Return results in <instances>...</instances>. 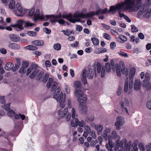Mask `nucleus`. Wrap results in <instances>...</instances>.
<instances>
[{"mask_svg": "<svg viewBox=\"0 0 151 151\" xmlns=\"http://www.w3.org/2000/svg\"><path fill=\"white\" fill-rule=\"evenodd\" d=\"M142 0H124L123 2L118 4L115 6H111L108 13L112 12L114 14L116 10H128L132 12L137 11L141 6Z\"/></svg>", "mask_w": 151, "mask_h": 151, "instance_id": "f257e3e1", "label": "nucleus"}, {"mask_svg": "<svg viewBox=\"0 0 151 151\" xmlns=\"http://www.w3.org/2000/svg\"><path fill=\"white\" fill-rule=\"evenodd\" d=\"M86 12V9H84L81 12L76 11L73 16L72 14H69L68 15H63L62 17L66 18L70 22L75 23L76 22H80L81 19H85Z\"/></svg>", "mask_w": 151, "mask_h": 151, "instance_id": "f03ea898", "label": "nucleus"}, {"mask_svg": "<svg viewBox=\"0 0 151 151\" xmlns=\"http://www.w3.org/2000/svg\"><path fill=\"white\" fill-rule=\"evenodd\" d=\"M60 91V87H58L52 94L53 98L59 102L60 107L64 108L65 105V101L66 100V95L65 93H63L61 92L58 96Z\"/></svg>", "mask_w": 151, "mask_h": 151, "instance_id": "7ed1b4c3", "label": "nucleus"}, {"mask_svg": "<svg viewBox=\"0 0 151 151\" xmlns=\"http://www.w3.org/2000/svg\"><path fill=\"white\" fill-rule=\"evenodd\" d=\"M38 68L37 65L32 63L27 68L26 75H29V77L30 78H34L38 72Z\"/></svg>", "mask_w": 151, "mask_h": 151, "instance_id": "20e7f679", "label": "nucleus"}, {"mask_svg": "<svg viewBox=\"0 0 151 151\" xmlns=\"http://www.w3.org/2000/svg\"><path fill=\"white\" fill-rule=\"evenodd\" d=\"M94 76V72L91 68H88L87 70L84 69L82 72L81 80L83 84H87V81L86 77H87L89 79H92Z\"/></svg>", "mask_w": 151, "mask_h": 151, "instance_id": "39448f33", "label": "nucleus"}, {"mask_svg": "<svg viewBox=\"0 0 151 151\" xmlns=\"http://www.w3.org/2000/svg\"><path fill=\"white\" fill-rule=\"evenodd\" d=\"M52 16H53L52 14L44 15L43 14H40L39 10L37 9L34 15L33 20L35 21H36L37 20L39 19L47 21L49 19L50 20L51 19H53Z\"/></svg>", "mask_w": 151, "mask_h": 151, "instance_id": "423d86ee", "label": "nucleus"}, {"mask_svg": "<svg viewBox=\"0 0 151 151\" xmlns=\"http://www.w3.org/2000/svg\"><path fill=\"white\" fill-rule=\"evenodd\" d=\"M70 112L71 114L72 118L70 120V124L72 127H76L78 126V119L77 118V113H76L74 108H70Z\"/></svg>", "mask_w": 151, "mask_h": 151, "instance_id": "0eeeda50", "label": "nucleus"}, {"mask_svg": "<svg viewBox=\"0 0 151 151\" xmlns=\"http://www.w3.org/2000/svg\"><path fill=\"white\" fill-rule=\"evenodd\" d=\"M133 81H129V82L128 83V78H127L126 80L124 91L125 93H127L128 94L131 93L133 87Z\"/></svg>", "mask_w": 151, "mask_h": 151, "instance_id": "6e6552de", "label": "nucleus"}, {"mask_svg": "<svg viewBox=\"0 0 151 151\" xmlns=\"http://www.w3.org/2000/svg\"><path fill=\"white\" fill-rule=\"evenodd\" d=\"M74 94L80 104L84 103L86 99V96L84 94L83 91H79V92L76 91L74 92Z\"/></svg>", "mask_w": 151, "mask_h": 151, "instance_id": "1a4fd4ad", "label": "nucleus"}, {"mask_svg": "<svg viewBox=\"0 0 151 151\" xmlns=\"http://www.w3.org/2000/svg\"><path fill=\"white\" fill-rule=\"evenodd\" d=\"M58 85L57 82L54 81L52 78H50L47 84V87L48 88L51 87V91H53L55 90Z\"/></svg>", "mask_w": 151, "mask_h": 151, "instance_id": "9d476101", "label": "nucleus"}, {"mask_svg": "<svg viewBox=\"0 0 151 151\" xmlns=\"http://www.w3.org/2000/svg\"><path fill=\"white\" fill-rule=\"evenodd\" d=\"M125 123L124 119L123 117L122 116L118 117L117 121L115 124L116 129L117 130L120 129H121V126L123 125Z\"/></svg>", "mask_w": 151, "mask_h": 151, "instance_id": "9b49d317", "label": "nucleus"}, {"mask_svg": "<svg viewBox=\"0 0 151 151\" xmlns=\"http://www.w3.org/2000/svg\"><path fill=\"white\" fill-rule=\"evenodd\" d=\"M121 106L123 109V111L124 112L126 113L128 115L129 114V113L127 107H128L129 105V103L128 99L125 98L123 101H122L120 102Z\"/></svg>", "mask_w": 151, "mask_h": 151, "instance_id": "f8f14e48", "label": "nucleus"}, {"mask_svg": "<svg viewBox=\"0 0 151 151\" xmlns=\"http://www.w3.org/2000/svg\"><path fill=\"white\" fill-rule=\"evenodd\" d=\"M96 68L98 73L99 74H101L102 77H103L106 73L105 68L104 67H102L101 64L100 63H97Z\"/></svg>", "mask_w": 151, "mask_h": 151, "instance_id": "ddd939ff", "label": "nucleus"}, {"mask_svg": "<svg viewBox=\"0 0 151 151\" xmlns=\"http://www.w3.org/2000/svg\"><path fill=\"white\" fill-rule=\"evenodd\" d=\"M106 69V71L107 72H110L111 70L112 69L113 71H115V66L114 61L111 60V63H107L105 64V67L104 68Z\"/></svg>", "mask_w": 151, "mask_h": 151, "instance_id": "4468645a", "label": "nucleus"}, {"mask_svg": "<svg viewBox=\"0 0 151 151\" xmlns=\"http://www.w3.org/2000/svg\"><path fill=\"white\" fill-rule=\"evenodd\" d=\"M16 7L17 10L19 12L21 13V14H18L17 13H15V15L18 17H22L25 12H27V9L24 10L21 5L19 3H17L16 5Z\"/></svg>", "mask_w": 151, "mask_h": 151, "instance_id": "2eb2a0df", "label": "nucleus"}, {"mask_svg": "<svg viewBox=\"0 0 151 151\" xmlns=\"http://www.w3.org/2000/svg\"><path fill=\"white\" fill-rule=\"evenodd\" d=\"M23 21L22 20H19L17 21L16 23L14 25H11V27H16V30L17 31H20L23 29L22 26Z\"/></svg>", "mask_w": 151, "mask_h": 151, "instance_id": "dca6fc26", "label": "nucleus"}, {"mask_svg": "<svg viewBox=\"0 0 151 151\" xmlns=\"http://www.w3.org/2000/svg\"><path fill=\"white\" fill-rule=\"evenodd\" d=\"M120 139H119L116 141V146L117 149L119 147H121L123 146L124 144L125 146H126L127 144V141L126 139H124L120 141Z\"/></svg>", "mask_w": 151, "mask_h": 151, "instance_id": "f3484780", "label": "nucleus"}, {"mask_svg": "<svg viewBox=\"0 0 151 151\" xmlns=\"http://www.w3.org/2000/svg\"><path fill=\"white\" fill-rule=\"evenodd\" d=\"M138 147L134 146L132 151H145V147L142 143L139 142L138 145Z\"/></svg>", "mask_w": 151, "mask_h": 151, "instance_id": "a211bd4d", "label": "nucleus"}, {"mask_svg": "<svg viewBox=\"0 0 151 151\" xmlns=\"http://www.w3.org/2000/svg\"><path fill=\"white\" fill-rule=\"evenodd\" d=\"M74 86L75 88V91L77 92H79V91H82V85L80 81H75L74 83Z\"/></svg>", "mask_w": 151, "mask_h": 151, "instance_id": "6ab92c4d", "label": "nucleus"}, {"mask_svg": "<svg viewBox=\"0 0 151 151\" xmlns=\"http://www.w3.org/2000/svg\"><path fill=\"white\" fill-rule=\"evenodd\" d=\"M92 125L95 127V129L97 131L98 134H100L102 132L103 126L102 124H98L96 125L94 123H92Z\"/></svg>", "mask_w": 151, "mask_h": 151, "instance_id": "aec40b11", "label": "nucleus"}, {"mask_svg": "<svg viewBox=\"0 0 151 151\" xmlns=\"http://www.w3.org/2000/svg\"><path fill=\"white\" fill-rule=\"evenodd\" d=\"M111 135H108V140L112 141L111 140H115L116 138H117V139H120V136L117 134L116 132L115 131H112L111 132Z\"/></svg>", "mask_w": 151, "mask_h": 151, "instance_id": "412c9836", "label": "nucleus"}, {"mask_svg": "<svg viewBox=\"0 0 151 151\" xmlns=\"http://www.w3.org/2000/svg\"><path fill=\"white\" fill-rule=\"evenodd\" d=\"M68 112V109L66 108L63 111H62L61 110H59L58 111V114L60 118H63L66 116Z\"/></svg>", "mask_w": 151, "mask_h": 151, "instance_id": "4be33fe9", "label": "nucleus"}, {"mask_svg": "<svg viewBox=\"0 0 151 151\" xmlns=\"http://www.w3.org/2000/svg\"><path fill=\"white\" fill-rule=\"evenodd\" d=\"M141 82L140 80L136 79L134 82V89L135 90H138L140 89L141 86Z\"/></svg>", "mask_w": 151, "mask_h": 151, "instance_id": "5701e85b", "label": "nucleus"}, {"mask_svg": "<svg viewBox=\"0 0 151 151\" xmlns=\"http://www.w3.org/2000/svg\"><path fill=\"white\" fill-rule=\"evenodd\" d=\"M136 72V69L134 67L131 68L130 70L129 78V81H133V79Z\"/></svg>", "mask_w": 151, "mask_h": 151, "instance_id": "b1692460", "label": "nucleus"}, {"mask_svg": "<svg viewBox=\"0 0 151 151\" xmlns=\"http://www.w3.org/2000/svg\"><path fill=\"white\" fill-rule=\"evenodd\" d=\"M111 131V129L108 128H106L103 131L102 136L106 140H108V133H110Z\"/></svg>", "mask_w": 151, "mask_h": 151, "instance_id": "393cba45", "label": "nucleus"}, {"mask_svg": "<svg viewBox=\"0 0 151 151\" xmlns=\"http://www.w3.org/2000/svg\"><path fill=\"white\" fill-rule=\"evenodd\" d=\"M8 46L9 48L14 50H18L20 48L19 45L15 43H10Z\"/></svg>", "mask_w": 151, "mask_h": 151, "instance_id": "a878e982", "label": "nucleus"}, {"mask_svg": "<svg viewBox=\"0 0 151 151\" xmlns=\"http://www.w3.org/2000/svg\"><path fill=\"white\" fill-rule=\"evenodd\" d=\"M14 64L11 63L9 62L6 63L5 66L4 68L6 70H9L11 69L13 71L14 70L13 68Z\"/></svg>", "mask_w": 151, "mask_h": 151, "instance_id": "bb28decb", "label": "nucleus"}, {"mask_svg": "<svg viewBox=\"0 0 151 151\" xmlns=\"http://www.w3.org/2000/svg\"><path fill=\"white\" fill-rule=\"evenodd\" d=\"M44 42L42 40H35L32 42L31 44L32 45L36 46H42L44 44Z\"/></svg>", "mask_w": 151, "mask_h": 151, "instance_id": "cd10ccee", "label": "nucleus"}, {"mask_svg": "<svg viewBox=\"0 0 151 151\" xmlns=\"http://www.w3.org/2000/svg\"><path fill=\"white\" fill-rule=\"evenodd\" d=\"M9 37L11 40L14 42H17L20 40L19 37L17 35L14 34H11L9 35Z\"/></svg>", "mask_w": 151, "mask_h": 151, "instance_id": "c85d7f7f", "label": "nucleus"}, {"mask_svg": "<svg viewBox=\"0 0 151 151\" xmlns=\"http://www.w3.org/2000/svg\"><path fill=\"white\" fill-rule=\"evenodd\" d=\"M15 1L14 0H11L9 4V9L13 10H15L16 9Z\"/></svg>", "mask_w": 151, "mask_h": 151, "instance_id": "c756f323", "label": "nucleus"}, {"mask_svg": "<svg viewBox=\"0 0 151 151\" xmlns=\"http://www.w3.org/2000/svg\"><path fill=\"white\" fill-rule=\"evenodd\" d=\"M17 63L15 65V67L14 68V70H17L20 67L21 65V59L19 58H16Z\"/></svg>", "mask_w": 151, "mask_h": 151, "instance_id": "7c9ffc66", "label": "nucleus"}, {"mask_svg": "<svg viewBox=\"0 0 151 151\" xmlns=\"http://www.w3.org/2000/svg\"><path fill=\"white\" fill-rule=\"evenodd\" d=\"M106 147L108 151L112 149V148L113 147V145L112 141L110 140H109L108 143L106 145Z\"/></svg>", "mask_w": 151, "mask_h": 151, "instance_id": "2f4dec72", "label": "nucleus"}, {"mask_svg": "<svg viewBox=\"0 0 151 151\" xmlns=\"http://www.w3.org/2000/svg\"><path fill=\"white\" fill-rule=\"evenodd\" d=\"M145 79L143 81V84L144 83H145L146 82L148 83L149 82V81L150 79V75L149 73H146L145 74Z\"/></svg>", "mask_w": 151, "mask_h": 151, "instance_id": "473e14b6", "label": "nucleus"}, {"mask_svg": "<svg viewBox=\"0 0 151 151\" xmlns=\"http://www.w3.org/2000/svg\"><path fill=\"white\" fill-rule=\"evenodd\" d=\"M83 104H80L81 105L80 106V109H81L83 113H85L87 111V109L86 107V105L85 103H83Z\"/></svg>", "mask_w": 151, "mask_h": 151, "instance_id": "72a5a7b5", "label": "nucleus"}, {"mask_svg": "<svg viewBox=\"0 0 151 151\" xmlns=\"http://www.w3.org/2000/svg\"><path fill=\"white\" fill-rule=\"evenodd\" d=\"M24 49L26 50H36L37 49V47L32 45H29L25 47Z\"/></svg>", "mask_w": 151, "mask_h": 151, "instance_id": "f704fd0d", "label": "nucleus"}, {"mask_svg": "<svg viewBox=\"0 0 151 151\" xmlns=\"http://www.w3.org/2000/svg\"><path fill=\"white\" fill-rule=\"evenodd\" d=\"M93 44L95 45H98L99 44V40L96 37H93L91 39Z\"/></svg>", "mask_w": 151, "mask_h": 151, "instance_id": "c9c22d12", "label": "nucleus"}, {"mask_svg": "<svg viewBox=\"0 0 151 151\" xmlns=\"http://www.w3.org/2000/svg\"><path fill=\"white\" fill-rule=\"evenodd\" d=\"M121 71L122 74H125L126 76L128 75L129 70L127 68H125V67L122 66L121 68Z\"/></svg>", "mask_w": 151, "mask_h": 151, "instance_id": "e433bc0d", "label": "nucleus"}, {"mask_svg": "<svg viewBox=\"0 0 151 151\" xmlns=\"http://www.w3.org/2000/svg\"><path fill=\"white\" fill-rule=\"evenodd\" d=\"M96 15V13L94 12H91L88 13L86 14V16L85 17V19L86 18H88L91 17Z\"/></svg>", "mask_w": 151, "mask_h": 151, "instance_id": "4c0bfd02", "label": "nucleus"}, {"mask_svg": "<svg viewBox=\"0 0 151 151\" xmlns=\"http://www.w3.org/2000/svg\"><path fill=\"white\" fill-rule=\"evenodd\" d=\"M53 47L55 50H59L61 48V45L59 43L55 44L53 45Z\"/></svg>", "mask_w": 151, "mask_h": 151, "instance_id": "58836bf2", "label": "nucleus"}, {"mask_svg": "<svg viewBox=\"0 0 151 151\" xmlns=\"http://www.w3.org/2000/svg\"><path fill=\"white\" fill-rule=\"evenodd\" d=\"M29 65V62L28 61L24 60L22 61V66L25 68H27Z\"/></svg>", "mask_w": 151, "mask_h": 151, "instance_id": "ea45409f", "label": "nucleus"}, {"mask_svg": "<svg viewBox=\"0 0 151 151\" xmlns=\"http://www.w3.org/2000/svg\"><path fill=\"white\" fill-rule=\"evenodd\" d=\"M27 70H26V68L21 66L19 70V72L20 73L24 74L26 73H27Z\"/></svg>", "mask_w": 151, "mask_h": 151, "instance_id": "a19ab883", "label": "nucleus"}, {"mask_svg": "<svg viewBox=\"0 0 151 151\" xmlns=\"http://www.w3.org/2000/svg\"><path fill=\"white\" fill-rule=\"evenodd\" d=\"M118 53L121 56L124 58L128 57V55L127 54L124 52L120 51L118 52Z\"/></svg>", "mask_w": 151, "mask_h": 151, "instance_id": "79ce46f5", "label": "nucleus"}, {"mask_svg": "<svg viewBox=\"0 0 151 151\" xmlns=\"http://www.w3.org/2000/svg\"><path fill=\"white\" fill-rule=\"evenodd\" d=\"M7 113L9 116L12 117L13 116L14 114H15V112L13 110L9 109V110L7 111Z\"/></svg>", "mask_w": 151, "mask_h": 151, "instance_id": "37998d69", "label": "nucleus"}, {"mask_svg": "<svg viewBox=\"0 0 151 151\" xmlns=\"http://www.w3.org/2000/svg\"><path fill=\"white\" fill-rule=\"evenodd\" d=\"M61 32H62L64 35L66 36L70 35L73 32L72 31H70L68 30H66V31H65L64 30H63L61 31Z\"/></svg>", "mask_w": 151, "mask_h": 151, "instance_id": "c03bdc74", "label": "nucleus"}, {"mask_svg": "<svg viewBox=\"0 0 151 151\" xmlns=\"http://www.w3.org/2000/svg\"><path fill=\"white\" fill-rule=\"evenodd\" d=\"M85 124V123L84 121L81 120V121H79L78 119V125L79 127H83Z\"/></svg>", "mask_w": 151, "mask_h": 151, "instance_id": "a18cd8bd", "label": "nucleus"}, {"mask_svg": "<svg viewBox=\"0 0 151 151\" xmlns=\"http://www.w3.org/2000/svg\"><path fill=\"white\" fill-rule=\"evenodd\" d=\"M64 85L65 88V90L66 92L67 93H69L70 91V86L66 83H65Z\"/></svg>", "mask_w": 151, "mask_h": 151, "instance_id": "49530a36", "label": "nucleus"}, {"mask_svg": "<svg viewBox=\"0 0 151 151\" xmlns=\"http://www.w3.org/2000/svg\"><path fill=\"white\" fill-rule=\"evenodd\" d=\"M27 34L29 36L33 37L36 36L37 33L35 32L30 31L27 32Z\"/></svg>", "mask_w": 151, "mask_h": 151, "instance_id": "de8ad7c7", "label": "nucleus"}, {"mask_svg": "<svg viewBox=\"0 0 151 151\" xmlns=\"http://www.w3.org/2000/svg\"><path fill=\"white\" fill-rule=\"evenodd\" d=\"M35 9L34 8H32L28 12V15L30 16H32L33 15L34 16L35 14Z\"/></svg>", "mask_w": 151, "mask_h": 151, "instance_id": "09e8293b", "label": "nucleus"}, {"mask_svg": "<svg viewBox=\"0 0 151 151\" xmlns=\"http://www.w3.org/2000/svg\"><path fill=\"white\" fill-rule=\"evenodd\" d=\"M86 117L88 120L91 121H93L94 119V116L93 114L87 115Z\"/></svg>", "mask_w": 151, "mask_h": 151, "instance_id": "8fccbe9b", "label": "nucleus"}, {"mask_svg": "<svg viewBox=\"0 0 151 151\" xmlns=\"http://www.w3.org/2000/svg\"><path fill=\"white\" fill-rule=\"evenodd\" d=\"M116 70L117 75L118 76H121V73L120 69L119 66L116 65Z\"/></svg>", "mask_w": 151, "mask_h": 151, "instance_id": "3c124183", "label": "nucleus"}, {"mask_svg": "<svg viewBox=\"0 0 151 151\" xmlns=\"http://www.w3.org/2000/svg\"><path fill=\"white\" fill-rule=\"evenodd\" d=\"M103 37L108 40H111V39L110 35L106 33H104L103 34Z\"/></svg>", "mask_w": 151, "mask_h": 151, "instance_id": "603ef678", "label": "nucleus"}, {"mask_svg": "<svg viewBox=\"0 0 151 151\" xmlns=\"http://www.w3.org/2000/svg\"><path fill=\"white\" fill-rule=\"evenodd\" d=\"M25 23V24L24 26L25 27H31L35 25V24L31 23L29 22H26Z\"/></svg>", "mask_w": 151, "mask_h": 151, "instance_id": "864d4df0", "label": "nucleus"}, {"mask_svg": "<svg viewBox=\"0 0 151 151\" xmlns=\"http://www.w3.org/2000/svg\"><path fill=\"white\" fill-rule=\"evenodd\" d=\"M145 83H144V84H143V87H146L147 88H148L149 89H151V83H147V82H146Z\"/></svg>", "mask_w": 151, "mask_h": 151, "instance_id": "5fc2aeb1", "label": "nucleus"}, {"mask_svg": "<svg viewBox=\"0 0 151 151\" xmlns=\"http://www.w3.org/2000/svg\"><path fill=\"white\" fill-rule=\"evenodd\" d=\"M138 31V29L134 25L131 26V31L132 32H137Z\"/></svg>", "mask_w": 151, "mask_h": 151, "instance_id": "6e6d98bb", "label": "nucleus"}, {"mask_svg": "<svg viewBox=\"0 0 151 151\" xmlns=\"http://www.w3.org/2000/svg\"><path fill=\"white\" fill-rule=\"evenodd\" d=\"M61 14H59V15H53V16H52L53 19H55L56 21L58 20V19H60L61 18Z\"/></svg>", "mask_w": 151, "mask_h": 151, "instance_id": "4d7b16f0", "label": "nucleus"}, {"mask_svg": "<svg viewBox=\"0 0 151 151\" xmlns=\"http://www.w3.org/2000/svg\"><path fill=\"white\" fill-rule=\"evenodd\" d=\"M147 107L149 110H151V100L148 101L146 103Z\"/></svg>", "mask_w": 151, "mask_h": 151, "instance_id": "13d9d810", "label": "nucleus"}, {"mask_svg": "<svg viewBox=\"0 0 151 151\" xmlns=\"http://www.w3.org/2000/svg\"><path fill=\"white\" fill-rule=\"evenodd\" d=\"M119 37L120 39L123 41H126L127 40V37L125 36H123L122 35H119Z\"/></svg>", "mask_w": 151, "mask_h": 151, "instance_id": "bf43d9fd", "label": "nucleus"}, {"mask_svg": "<svg viewBox=\"0 0 151 151\" xmlns=\"http://www.w3.org/2000/svg\"><path fill=\"white\" fill-rule=\"evenodd\" d=\"M147 151H151V143H149L145 146Z\"/></svg>", "mask_w": 151, "mask_h": 151, "instance_id": "052dcab7", "label": "nucleus"}, {"mask_svg": "<svg viewBox=\"0 0 151 151\" xmlns=\"http://www.w3.org/2000/svg\"><path fill=\"white\" fill-rule=\"evenodd\" d=\"M69 112L68 113L67 115L65 117L66 120L68 121L70 119L71 114L70 111H69Z\"/></svg>", "mask_w": 151, "mask_h": 151, "instance_id": "680f3d73", "label": "nucleus"}, {"mask_svg": "<svg viewBox=\"0 0 151 151\" xmlns=\"http://www.w3.org/2000/svg\"><path fill=\"white\" fill-rule=\"evenodd\" d=\"M10 104H9L4 105L3 106V108L5 110H7V111H8L9 110V109H9Z\"/></svg>", "mask_w": 151, "mask_h": 151, "instance_id": "e2e57ef3", "label": "nucleus"}, {"mask_svg": "<svg viewBox=\"0 0 151 151\" xmlns=\"http://www.w3.org/2000/svg\"><path fill=\"white\" fill-rule=\"evenodd\" d=\"M43 31L47 34H50L51 32V30L47 27H45L43 29Z\"/></svg>", "mask_w": 151, "mask_h": 151, "instance_id": "0e129e2a", "label": "nucleus"}, {"mask_svg": "<svg viewBox=\"0 0 151 151\" xmlns=\"http://www.w3.org/2000/svg\"><path fill=\"white\" fill-rule=\"evenodd\" d=\"M71 101L70 99H68V103H67V106H68L69 107V111H70V108H71Z\"/></svg>", "mask_w": 151, "mask_h": 151, "instance_id": "69168bd1", "label": "nucleus"}, {"mask_svg": "<svg viewBox=\"0 0 151 151\" xmlns=\"http://www.w3.org/2000/svg\"><path fill=\"white\" fill-rule=\"evenodd\" d=\"M44 74V73L43 71L39 72L37 74V76L39 79H40Z\"/></svg>", "mask_w": 151, "mask_h": 151, "instance_id": "338daca9", "label": "nucleus"}, {"mask_svg": "<svg viewBox=\"0 0 151 151\" xmlns=\"http://www.w3.org/2000/svg\"><path fill=\"white\" fill-rule=\"evenodd\" d=\"M101 48H96L94 49V51L95 53H96L97 54H100V53H101Z\"/></svg>", "mask_w": 151, "mask_h": 151, "instance_id": "774afa93", "label": "nucleus"}]
</instances>
